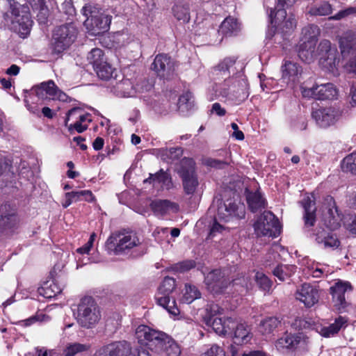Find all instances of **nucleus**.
I'll use <instances>...</instances> for the list:
<instances>
[{"mask_svg":"<svg viewBox=\"0 0 356 356\" xmlns=\"http://www.w3.org/2000/svg\"><path fill=\"white\" fill-rule=\"evenodd\" d=\"M136 337L142 345L160 353L165 352L167 356H180L181 348L179 344L165 332L140 325L136 330Z\"/></svg>","mask_w":356,"mask_h":356,"instance_id":"nucleus-1","label":"nucleus"},{"mask_svg":"<svg viewBox=\"0 0 356 356\" xmlns=\"http://www.w3.org/2000/svg\"><path fill=\"white\" fill-rule=\"evenodd\" d=\"M316 44L312 41V43L301 42L298 49V56L304 62L310 63L318 56L320 57V63L323 67L327 70H333L339 63L337 58V49L332 47L329 40H322L318 46L317 51H315Z\"/></svg>","mask_w":356,"mask_h":356,"instance_id":"nucleus-2","label":"nucleus"},{"mask_svg":"<svg viewBox=\"0 0 356 356\" xmlns=\"http://www.w3.org/2000/svg\"><path fill=\"white\" fill-rule=\"evenodd\" d=\"M86 17L84 26L92 35H97L107 31L111 22V16L106 14L100 8L88 3L81 9Z\"/></svg>","mask_w":356,"mask_h":356,"instance_id":"nucleus-3","label":"nucleus"},{"mask_svg":"<svg viewBox=\"0 0 356 356\" xmlns=\"http://www.w3.org/2000/svg\"><path fill=\"white\" fill-rule=\"evenodd\" d=\"M106 247L115 255L127 254L130 250L140 244L137 234L133 232L113 233L106 241Z\"/></svg>","mask_w":356,"mask_h":356,"instance_id":"nucleus-4","label":"nucleus"},{"mask_svg":"<svg viewBox=\"0 0 356 356\" xmlns=\"http://www.w3.org/2000/svg\"><path fill=\"white\" fill-rule=\"evenodd\" d=\"M78 30L73 23H67L56 27L52 33L51 48L56 54L67 49L76 40Z\"/></svg>","mask_w":356,"mask_h":356,"instance_id":"nucleus-5","label":"nucleus"},{"mask_svg":"<svg viewBox=\"0 0 356 356\" xmlns=\"http://www.w3.org/2000/svg\"><path fill=\"white\" fill-rule=\"evenodd\" d=\"M101 317L100 309L92 297L81 299L78 306L77 322L82 327L93 328Z\"/></svg>","mask_w":356,"mask_h":356,"instance_id":"nucleus-6","label":"nucleus"},{"mask_svg":"<svg viewBox=\"0 0 356 356\" xmlns=\"http://www.w3.org/2000/svg\"><path fill=\"white\" fill-rule=\"evenodd\" d=\"M5 20L10 22L12 29L22 35L27 34L32 26L33 21L26 8L17 3L11 6L10 15L5 14Z\"/></svg>","mask_w":356,"mask_h":356,"instance_id":"nucleus-7","label":"nucleus"},{"mask_svg":"<svg viewBox=\"0 0 356 356\" xmlns=\"http://www.w3.org/2000/svg\"><path fill=\"white\" fill-rule=\"evenodd\" d=\"M175 280L172 277H165L156 296L157 303L173 316H177L180 313L175 299L170 297L175 289Z\"/></svg>","mask_w":356,"mask_h":356,"instance_id":"nucleus-8","label":"nucleus"},{"mask_svg":"<svg viewBox=\"0 0 356 356\" xmlns=\"http://www.w3.org/2000/svg\"><path fill=\"white\" fill-rule=\"evenodd\" d=\"M195 165V163L192 159L184 157L181 159L177 169V172L181 178L184 192L187 195L194 194L199 185Z\"/></svg>","mask_w":356,"mask_h":356,"instance_id":"nucleus-9","label":"nucleus"},{"mask_svg":"<svg viewBox=\"0 0 356 356\" xmlns=\"http://www.w3.org/2000/svg\"><path fill=\"white\" fill-rule=\"evenodd\" d=\"M339 47L343 59H348L345 68L356 74V33L346 32L339 40Z\"/></svg>","mask_w":356,"mask_h":356,"instance_id":"nucleus-10","label":"nucleus"},{"mask_svg":"<svg viewBox=\"0 0 356 356\" xmlns=\"http://www.w3.org/2000/svg\"><path fill=\"white\" fill-rule=\"evenodd\" d=\"M245 216V207L240 202L228 199L220 203L217 209L216 220L228 222L233 218L241 219Z\"/></svg>","mask_w":356,"mask_h":356,"instance_id":"nucleus-11","label":"nucleus"},{"mask_svg":"<svg viewBox=\"0 0 356 356\" xmlns=\"http://www.w3.org/2000/svg\"><path fill=\"white\" fill-rule=\"evenodd\" d=\"M257 236H275L280 229L278 219L270 211H264L254 224Z\"/></svg>","mask_w":356,"mask_h":356,"instance_id":"nucleus-12","label":"nucleus"},{"mask_svg":"<svg viewBox=\"0 0 356 356\" xmlns=\"http://www.w3.org/2000/svg\"><path fill=\"white\" fill-rule=\"evenodd\" d=\"M303 97L316 99H333L337 97L338 91L333 83H327L312 88L301 87Z\"/></svg>","mask_w":356,"mask_h":356,"instance_id":"nucleus-13","label":"nucleus"},{"mask_svg":"<svg viewBox=\"0 0 356 356\" xmlns=\"http://www.w3.org/2000/svg\"><path fill=\"white\" fill-rule=\"evenodd\" d=\"M152 68L161 78L170 79L175 74V63L167 54H161L155 57Z\"/></svg>","mask_w":356,"mask_h":356,"instance_id":"nucleus-14","label":"nucleus"},{"mask_svg":"<svg viewBox=\"0 0 356 356\" xmlns=\"http://www.w3.org/2000/svg\"><path fill=\"white\" fill-rule=\"evenodd\" d=\"M308 343V338L302 333L285 334L275 342L277 350L305 349Z\"/></svg>","mask_w":356,"mask_h":356,"instance_id":"nucleus-15","label":"nucleus"},{"mask_svg":"<svg viewBox=\"0 0 356 356\" xmlns=\"http://www.w3.org/2000/svg\"><path fill=\"white\" fill-rule=\"evenodd\" d=\"M204 282L208 291L213 294L223 293L231 285L221 270L218 269L209 272L204 278Z\"/></svg>","mask_w":356,"mask_h":356,"instance_id":"nucleus-16","label":"nucleus"},{"mask_svg":"<svg viewBox=\"0 0 356 356\" xmlns=\"http://www.w3.org/2000/svg\"><path fill=\"white\" fill-rule=\"evenodd\" d=\"M312 116L318 126L327 128L334 124L340 112L333 107L319 108L312 111Z\"/></svg>","mask_w":356,"mask_h":356,"instance_id":"nucleus-17","label":"nucleus"},{"mask_svg":"<svg viewBox=\"0 0 356 356\" xmlns=\"http://www.w3.org/2000/svg\"><path fill=\"white\" fill-rule=\"evenodd\" d=\"M131 353V345L126 341H120L102 346L93 356H129Z\"/></svg>","mask_w":356,"mask_h":356,"instance_id":"nucleus-18","label":"nucleus"},{"mask_svg":"<svg viewBox=\"0 0 356 356\" xmlns=\"http://www.w3.org/2000/svg\"><path fill=\"white\" fill-rule=\"evenodd\" d=\"M352 286L348 282L338 280L330 288V293L332 296L334 306L339 311L344 309L348 306L346 300L345 293L351 291Z\"/></svg>","mask_w":356,"mask_h":356,"instance_id":"nucleus-19","label":"nucleus"},{"mask_svg":"<svg viewBox=\"0 0 356 356\" xmlns=\"http://www.w3.org/2000/svg\"><path fill=\"white\" fill-rule=\"evenodd\" d=\"M323 209L327 227L331 229L339 228L341 219L336 207L335 201L332 197L327 196L325 198Z\"/></svg>","mask_w":356,"mask_h":356,"instance_id":"nucleus-20","label":"nucleus"},{"mask_svg":"<svg viewBox=\"0 0 356 356\" xmlns=\"http://www.w3.org/2000/svg\"><path fill=\"white\" fill-rule=\"evenodd\" d=\"M204 321L219 335H225L235 326V321L231 318L222 319L220 317L205 316Z\"/></svg>","mask_w":356,"mask_h":356,"instance_id":"nucleus-21","label":"nucleus"},{"mask_svg":"<svg viewBox=\"0 0 356 356\" xmlns=\"http://www.w3.org/2000/svg\"><path fill=\"white\" fill-rule=\"evenodd\" d=\"M34 90L36 95L41 98H44L45 95H48L53 99H57L60 101H65L67 98V95L60 90L52 81L42 83Z\"/></svg>","mask_w":356,"mask_h":356,"instance_id":"nucleus-22","label":"nucleus"},{"mask_svg":"<svg viewBox=\"0 0 356 356\" xmlns=\"http://www.w3.org/2000/svg\"><path fill=\"white\" fill-rule=\"evenodd\" d=\"M296 298L302 302L305 306L310 307L318 301V291L309 284L305 283L300 289H298Z\"/></svg>","mask_w":356,"mask_h":356,"instance_id":"nucleus-23","label":"nucleus"},{"mask_svg":"<svg viewBox=\"0 0 356 356\" xmlns=\"http://www.w3.org/2000/svg\"><path fill=\"white\" fill-rule=\"evenodd\" d=\"M17 222L15 209L10 204L0 207V228L10 229L15 226Z\"/></svg>","mask_w":356,"mask_h":356,"instance_id":"nucleus-24","label":"nucleus"},{"mask_svg":"<svg viewBox=\"0 0 356 356\" xmlns=\"http://www.w3.org/2000/svg\"><path fill=\"white\" fill-rule=\"evenodd\" d=\"M233 330V340L234 343L242 345L248 343L252 338V334L249 325L245 323H237L235 322Z\"/></svg>","mask_w":356,"mask_h":356,"instance_id":"nucleus-25","label":"nucleus"},{"mask_svg":"<svg viewBox=\"0 0 356 356\" xmlns=\"http://www.w3.org/2000/svg\"><path fill=\"white\" fill-rule=\"evenodd\" d=\"M282 79L286 82H299L302 76L301 67L293 62H286L282 67Z\"/></svg>","mask_w":356,"mask_h":356,"instance_id":"nucleus-26","label":"nucleus"},{"mask_svg":"<svg viewBox=\"0 0 356 356\" xmlns=\"http://www.w3.org/2000/svg\"><path fill=\"white\" fill-rule=\"evenodd\" d=\"M301 204L305 210L303 219L305 227H312L316 222V207L314 201L311 197L307 196L305 197Z\"/></svg>","mask_w":356,"mask_h":356,"instance_id":"nucleus-27","label":"nucleus"},{"mask_svg":"<svg viewBox=\"0 0 356 356\" xmlns=\"http://www.w3.org/2000/svg\"><path fill=\"white\" fill-rule=\"evenodd\" d=\"M316 241L324 248L332 250L339 247L340 241L336 235L323 230L316 234Z\"/></svg>","mask_w":356,"mask_h":356,"instance_id":"nucleus-28","label":"nucleus"},{"mask_svg":"<svg viewBox=\"0 0 356 356\" xmlns=\"http://www.w3.org/2000/svg\"><path fill=\"white\" fill-rule=\"evenodd\" d=\"M149 206L156 215H165L170 211H178V205L168 200H154Z\"/></svg>","mask_w":356,"mask_h":356,"instance_id":"nucleus-29","label":"nucleus"},{"mask_svg":"<svg viewBox=\"0 0 356 356\" xmlns=\"http://www.w3.org/2000/svg\"><path fill=\"white\" fill-rule=\"evenodd\" d=\"M246 200L250 210L253 213L266 208V200L259 191L247 192Z\"/></svg>","mask_w":356,"mask_h":356,"instance_id":"nucleus-30","label":"nucleus"},{"mask_svg":"<svg viewBox=\"0 0 356 356\" xmlns=\"http://www.w3.org/2000/svg\"><path fill=\"white\" fill-rule=\"evenodd\" d=\"M347 319L343 316H339L335 319L334 323L329 326L323 327L321 329L320 334L324 337H331L334 336L343 327L346 326Z\"/></svg>","mask_w":356,"mask_h":356,"instance_id":"nucleus-31","label":"nucleus"},{"mask_svg":"<svg viewBox=\"0 0 356 356\" xmlns=\"http://www.w3.org/2000/svg\"><path fill=\"white\" fill-rule=\"evenodd\" d=\"M240 30V24L238 21L231 17H227L221 24L218 33L225 35H231Z\"/></svg>","mask_w":356,"mask_h":356,"instance_id":"nucleus-32","label":"nucleus"},{"mask_svg":"<svg viewBox=\"0 0 356 356\" xmlns=\"http://www.w3.org/2000/svg\"><path fill=\"white\" fill-rule=\"evenodd\" d=\"M280 324V321L276 317H268L262 320L259 326V330L263 335H268L273 331Z\"/></svg>","mask_w":356,"mask_h":356,"instance_id":"nucleus-33","label":"nucleus"},{"mask_svg":"<svg viewBox=\"0 0 356 356\" xmlns=\"http://www.w3.org/2000/svg\"><path fill=\"white\" fill-rule=\"evenodd\" d=\"M273 15V11L272 10L270 15L271 23L275 24V26H282L283 31L289 33L296 28L297 22L293 15H289L288 18H286V16L285 18L282 19L281 21L277 20V23L275 22V15L274 17Z\"/></svg>","mask_w":356,"mask_h":356,"instance_id":"nucleus-34","label":"nucleus"},{"mask_svg":"<svg viewBox=\"0 0 356 356\" xmlns=\"http://www.w3.org/2000/svg\"><path fill=\"white\" fill-rule=\"evenodd\" d=\"M63 286L60 285L56 280H49L45 282L42 287L43 296L47 298H53L60 293Z\"/></svg>","mask_w":356,"mask_h":356,"instance_id":"nucleus-35","label":"nucleus"},{"mask_svg":"<svg viewBox=\"0 0 356 356\" xmlns=\"http://www.w3.org/2000/svg\"><path fill=\"white\" fill-rule=\"evenodd\" d=\"M319 29L317 26L312 24L305 26L302 30L301 42L312 43V41L314 44H316Z\"/></svg>","mask_w":356,"mask_h":356,"instance_id":"nucleus-36","label":"nucleus"},{"mask_svg":"<svg viewBox=\"0 0 356 356\" xmlns=\"http://www.w3.org/2000/svg\"><path fill=\"white\" fill-rule=\"evenodd\" d=\"M295 269L293 266L278 265L273 270L272 273L279 281L284 282L294 273Z\"/></svg>","mask_w":356,"mask_h":356,"instance_id":"nucleus-37","label":"nucleus"},{"mask_svg":"<svg viewBox=\"0 0 356 356\" xmlns=\"http://www.w3.org/2000/svg\"><path fill=\"white\" fill-rule=\"evenodd\" d=\"M174 16L177 20L188 22L190 20L189 6L188 3H177L172 8Z\"/></svg>","mask_w":356,"mask_h":356,"instance_id":"nucleus-38","label":"nucleus"},{"mask_svg":"<svg viewBox=\"0 0 356 356\" xmlns=\"http://www.w3.org/2000/svg\"><path fill=\"white\" fill-rule=\"evenodd\" d=\"M332 12V6L326 1L319 5L312 6L308 10V13L313 16H326L331 14Z\"/></svg>","mask_w":356,"mask_h":356,"instance_id":"nucleus-39","label":"nucleus"},{"mask_svg":"<svg viewBox=\"0 0 356 356\" xmlns=\"http://www.w3.org/2000/svg\"><path fill=\"white\" fill-rule=\"evenodd\" d=\"M200 296L201 293L195 286L191 285L190 284H186L185 292L182 298V301L184 303L190 304L195 300L200 298Z\"/></svg>","mask_w":356,"mask_h":356,"instance_id":"nucleus-40","label":"nucleus"},{"mask_svg":"<svg viewBox=\"0 0 356 356\" xmlns=\"http://www.w3.org/2000/svg\"><path fill=\"white\" fill-rule=\"evenodd\" d=\"M296 1L297 0H277V5L275 7L277 10L275 13L276 22L277 20L281 21L282 19L285 18L286 15L285 8L292 6Z\"/></svg>","mask_w":356,"mask_h":356,"instance_id":"nucleus-41","label":"nucleus"},{"mask_svg":"<svg viewBox=\"0 0 356 356\" xmlns=\"http://www.w3.org/2000/svg\"><path fill=\"white\" fill-rule=\"evenodd\" d=\"M94 70L96 71L97 76L104 80H108L113 76L114 69L108 63L106 60L102 62L101 65H97Z\"/></svg>","mask_w":356,"mask_h":356,"instance_id":"nucleus-42","label":"nucleus"},{"mask_svg":"<svg viewBox=\"0 0 356 356\" xmlns=\"http://www.w3.org/2000/svg\"><path fill=\"white\" fill-rule=\"evenodd\" d=\"M87 59L88 62L92 65L93 68L101 65L102 62L105 60L103 51L99 48L92 49L88 54Z\"/></svg>","mask_w":356,"mask_h":356,"instance_id":"nucleus-43","label":"nucleus"},{"mask_svg":"<svg viewBox=\"0 0 356 356\" xmlns=\"http://www.w3.org/2000/svg\"><path fill=\"white\" fill-rule=\"evenodd\" d=\"M341 168L345 172L356 175V152L348 154L343 159Z\"/></svg>","mask_w":356,"mask_h":356,"instance_id":"nucleus-44","label":"nucleus"},{"mask_svg":"<svg viewBox=\"0 0 356 356\" xmlns=\"http://www.w3.org/2000/svg\"><path fill=\"white\" fill-rule=\"evenodd\" d=\"M90 346L79 343H69L64 351L65 356H75L78 353L87 351Z\"/></svg>","mask_w":356,"mask_h":356,"instance_id":"nucleus-45","label":"nucleus"},{"mask_svg":"<svg viewBox=\"0 0 356 356\" xmlns=\"http://www.w3.org/2000/svg\"><path fill=\"white\" fill-rule=\"evenodd\" d=\"M218 70L229 74H236L238 71L236 67V60L233 58H226L217 66Z\"/></svg>","mask_w":356,"mask_h":356,"instance_id":"nucleus-46","label":"nucleus"},{"mask_svg":"<svg viewBox=\"0 0 356 356\" xmlns=\"http://www.w3.org/2000/svg\"><path fill=\"white\" fill-rule=\"evenodd\" d=\"M81 111L79 108H73L70 109L67 112V117H66L65 122V126H67V122L70 120L71 117H75L76 119H78L77 120L80 123L83 124L86 121L88 122H90L91 119H90V115L88 113L81 114Z\"/></svg>","mask_w":356,"mask_h":356,"instance_id":"nucleus-47","label":"nucleus"},{"mask_svg":"<svg viewBox=\"0 0 356 356\" xmlns=\"http://www.w3.org/2000/svg\"><path fill=\"white\" fill-rule=\"evenodd\" d=\"M256 282L264 291H269L272 286V282L263 273L257 272L255 275Z\"/></svg>","mask_w":356,"mask_h":356,"instance_id":"nucleus-48","label":"nucleus"},{"mask_svg":"<svg viewBox=\"0 0 356 356\" xmlns=\"http://www.w3.org/2000/svg\"><path fill=\"white\" fill-rule=\"evenodd\" d=\"M203 356H226V353L222 346L214 343L204 353Z\"/></svg>","mask_w":356,"mask_h":356,"instance_id":"nucleus-49","label":"nucleus"},{"mask_svg":"<svg viewBox=\"0 0 356 356\" xmlns=\"http://www.w3.org/2000/svg\"><path fill=\"white\" fill-rule=\"evenodd\" d=\"M117 88L122 92L121 95L124 97H128L132 95L133 88L129 80H124L118 83Z\"/></svg>","mask_w":356,"mask_h":356,"instance_id":"nucleus-50","label":"nucleus"},{"mask_svg":"<svg viewBox=\"0 0 356 356\" xmlns=\"http://www.w3.org/2000/svg\"><path fill=\"white\" fill-rule=\"evenodd\" d=\"M51 320V317L43 313H38L35 316L24 321L26 326L30 325L35 321L48 322Z\"/></svg>","mask_w":356,"mask_h":356,"instance_id":"nucleus-51","label":"nucleus"},{"mask_svg":"<svg viewBox=\"0 0 356 356\" xmlns=\"http://www.w3.org/2000/svg\"><path fill=\"white\" fill-rule=\"evenodd\" d=\"M183 154V149L181 147H172L167 149L165 155L172 161L178 160Z\"/></svg>","mask_w":356,"mask_h":356,"instance_id":"nucleus-52","label":"nucleus"},{"mask_svg":"<svg viewBox=\"0 0 356 356\" xmlns=\"http://www.w3.org/2000/svg\"><path fill=\"white\" fill-rule=\"evenodd\" d=\"M33 9L38 11V13L37 14L38 20L41 23H45V22L47 21L48 15H49V10H48L47 7L45 5V3H44L41 7H35Z\"/></svg>","mask_w":356,"mask_h":356,"instance_id":"nucleus-53","label":"nucleus"},{"mask_svg":"<svg viewBox=\"0 0 356 356\" xmlns=\"http://www.w3.org/2000/svg\"><path fill=\"white\" fill-rule=\"evenodd\" d=\"M207 314L205 316L218 317V315L222 314L224 309L220 307L218 305L211 304L207 309Z\"/></svg>","mask_w":356,"mask_h":356,"instance_id":"nucleus-54","label":"nucleus"},{"mask_svg":"<svg viewBox=\"0 0 356 356\" xmlns=\"http://www.w3.org/2000/svg\"><path fill=\"white\" fill-rule=\"evenodd\" d=\"M164 173L165 172L161 170L155 174H149V177L144 180V183L152 184L153 185H154L156 183L160 184Z\"/></svg>","mask_w":356,"mask_h":356,"instance_id":"nucleus-55","label":"nucleus"},{"mask_svg":"<svg viewBox=\"0 0 356 356\" xmlns=\"http://www.w3.org/2000/svg\"><path fill=\"white\" fill-rule=\"evenodd\" d=\"M207 164L211 167L216 168H224L225 166L228 165V162L225 161H221L215 159H208L206 161Z\"/></svg>","mask_w":356,"mask_h":356,"instance_id":"nucleus-56","label":"nucleus"},{"mask_svg":"<svg viewBox=\"0 0 356 356\" xmlns=\"http://www.w3.org/2000/svg\"><path fill=\"white\" fill-rule=\"evenodd\" d=\"M10 167L8 159L0 154V177L6 172Z\"/></svg>","mask_w":356,"mask_h":356,"instance_id":"nucleus-57","label":"nucleus"},{"mask_svg":"<svg viewBox=\"0 0 356 356\" xmlns=\"http://www.w3.org/2000/svg\"><path fill=\"white\" fill-rule=\"evenodd\" d=\"M88 129V124H83L76 120L73 124L68 126V129L70 132L73 130H76L78 133H82Z\"/></svg>","mask_w":356,"mask_h":356,"instance_id":"nucleus-58","label":"nucleus"},{"mask_svg":"<svg viewBox=\"0 0 356 356\" xmlns=\"http://www.w3.org/2000/svg\"><path fill=\"white\" fill-rule=\"evenodd\" d=\"M160 184H161L162 188H165L167 190H169L172 187V179L166 172H165L164 175H163V178Z\"/></svg>","mask_w":356,"mask_h":356,"instance_id":"nucleus-59","label":"nucleus"},{"mask_svg":"<svg viewBox=\"0 0 356 356\" xmlns=\"http://www.w3.org/2000/svg\"><path fill=\"white\" fill-rule=\"evenodd\" d=\"M195 267V262L191 260L185 261L177 264V268L181 271H186Z\"/></svg>","mask_w":356,"mask_h":356,"instance_id":"nucleus-60","label":"nucleus"},{"mask_svg":"<svg viewBox=\"0 0 356 356\" xmlns=\"http://www.w3.org/2000/svg\"><path fill=\"white\" fill-rule=\"evenodd\" d=\"M332 271H330L327 267L316 268L312 272V276L314 277H321L324 273L326 275L331 274Z\"/></svg>","mask_w":356,"mask_h":356,"instance_id":"nucleus-61","label":"nucleus"},{"mask_svg":"<svg viewBox=\"0 0 356 356\" xmlns=\"http://www.w3.org/2000/svg\"><path fill=\"white\" fill-rule=\"evenodd\" d=\"M211 112L216 113L218 116H223L226 113L225 109L222 108L219 103H214L212 105Z\"/></svg>","mask_w":356,"mask_h":356,"instance_id":"nucleus-62","label":"nucleus"},{"mask_svg":"<svg viewBox=\"0 0 356 356\" xmlns=\"http://www.w3.org/2000/svg\"><path fill=\"white\" fill-rule=\"evenodd\" d=\"M223 229L224 227L217 222V220L215 219V222L210 229V235L213 236L217 232H221Z\"/></svg>","mask_w":356,"mask_h":356,"instance_id":"nucleus-63","label":"nucleus"},{"mask_svg":"<svg viewBox=\"0 0 356 356\" xmlns=\"http://www.w3.org/2000/svg\"><path fill=\"white\" fill-rule=\"evenodd\" d=\"M20 70V67L17 65H12L10 67H8L6 73L10 76H16L19 74Z\"/></svg>","mask_w":356,"mask_h":356,"instance_id":"nucleus-64","label":"nucleus"}]
</instances>
